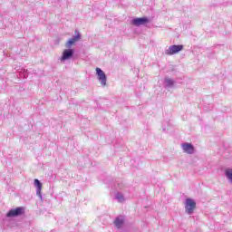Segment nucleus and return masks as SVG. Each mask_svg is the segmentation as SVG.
Masks as SVG:
<instances>
[{
  "label": "nucleus",
  "mask_w": 232,
  "mask_h": 232,
  "mask_svg": "<svg viewBox=\"0 0 232 232\" xmlns=\"http://www.w3.org/2000/svg\"><path fill=\"white\" fill-rule=\"evenodd\" d=\"M195 208H197V202L194 199L187 198L185 201V211L188 215H193V211H195Z\"/></svg>",
  "instance_id": "1"
},
{
  "label": "nucleus",
  "mask_w": 232,
  "mask_h": 232,
  "mask_svg": "<svg viewBox=\"0 0 232 232\" xmlns=\"http://www.w3.org/2000/svg\"><path fill=\"white\" fill-rule=\"evenodd\" d=\"M184 50V45H170L168 49L165 50V55H175V53H179V52H182Z\"/></svg>",
  "instance_id": "2"
},
{
  "label": "nucleus",
  "mask_w": 232,
  "mask_h": 232,
  "mask_svg": "<svg viewBox=\"0 0 232 232\" xmlns=\"http://www.w3.org/2000/svg\"><path fill=\"white\" fill-rule=\"evenodd\" d=\"M96 75L98 76V81L102 86H106V82L108 78L106 77V73L101 68H96Z\"/></svg>",
  "instance_id": "3"
},
{
  "label": "nucleus",
  "mask_w": 232,
  "mask_h": 232,
  "mask_svg": "<svg viewBox=\"0 0 232 232\" xmlns=\"http://www.w3.org/2000/svg\"><path fill=\"white\" fill-rule=\"evenodd\" d=\"M73 53H75V51L72 48L63 50L62 57L60 58L61 63H64V61H69V59H72V57H73Z\"/></svg>",
  "instance_id": "4"
},
{
  "label": "nucleus",
  "mask_w": 232,
  "mask_h": 232,
  "mask_svg": "<svg viewBox=\"0 0 232 232\" xmlns=\"http://www.w3.org/2000/svg\"><path fill=\"white\" fill-rule=\"evenodd\" d=\"M23 213H24V208L18 207L9 210L6 214V217L7 218H12V217H20V215H23Z\"/></svg>",
  "instance_id": "5"
},
{
  "label": "nucleus",
  "mask_w": 232,
  "mask_h": 232,
  "mask_svg": "<svg viewBox=\"0 0 232 232\" xmlns=\"http://www.w3.org/2000/svg\"><path fill=\"white\" fill-rule=\"evenodd\" d=\"M75 35L72 36L71 39H69V41L65 44V48H72V46H73V44H75V43H77V41H80L81 39V33H79V31L75 30Z\"/></svg>",
  "instance_id": "6"
},
{
  "label": "nucleus",
  "mask_w": 232,
  "mask_h": 232,
  "mask_svg": "<svg viewBox=\"0 0 232 232\" xmlns=\"http://www.w3.org/2000/svg\"><path fill=\"white\" fill-rule=\"evenodd\" d=\"M148 23H150V19L148 17L134 18L131 21V24L134 26H142Z\"/></svg>",
  "instance_id": "7"
},
{
  "label": "nucleus",
  "mask_w": 232,
  "mask_h": 232,
  "mask_svg": "<svg viewBox=\"0 0 232 232\" xmlns=\"http://www.w3.org/2000/svg\"><path fill=\"white\" fill-rule=\"evenodd\" d=\"M181 148L184 153H188V155H193L195 153V147L191 143H183L181 145Z\"/></svg>",
  "instance_id": "8"
},
{
  "label": "nucleus",
  "mask_w": 232,
  "mask_h": 232,
  "mask_svg": "<svg viewBox=\"0 0 232 232\" xmlns=\"http://www.w3.org/2000/svg\"><path fill=\"white\" fill-rule=\"evenodd\" d=\"M34 184V188H36L37 197H39L40 200L43 201V194L41 193V191L43 190V183H41L39 179H35Z\"/></svg>",
  "instance_id": "9"
},
{
  "label": "nucleus",
  "mask_w": 232,
  "mask_h": 232,
  "mask_svg": "<svg viewBox=\"0 0 232 232\" xmlns=\"http://www.w3.org/2000/svg\"><path fill=\"white\" fill-rule=\"evenodd\" d=\"M114 226L118 229H121V227H122V226H124V216H118L114 219Z\"/></svg>",
  "instance_id": "10"
},
{
  "label": "nucleus",
  "mask_w": 232,
  "mask_h": 232,
  "mask_svg": "<svg viewBox=\"0 0 232 232\" xmlns=\"http://www.w3.org/2000/svg\"><path fill=\"white\" fill-rule=\"evenodd\" d=\"M175 85V81L169 77H165V88H173Z\"/></svg>",
  "instance_id": "11"
},
{
  "label": "nucleus",
  "mask_w": 232,
  "mask_h": 232,
  "mask_svg": "<svg viewBox=\"0 0 232 232\" xmlns=\"http://www.w3.org/2000/svg\"><path fill=\"white\" fill-rule=\"evenodd\" d=\"M225 177H227V180L232 184V169H227L225 170Z\"/></svg>",
  "instance_id": "12"
},
{
  "label": "nucleus",
  "mask_w": 232,
  "mask_h": 232,
  "mask_svg": "<svg viewBox=\"0 0 232 232\" xmlns=\"http://www.w3.org/2000/svg\"><path fill=\"white\" fill-rule=\"evenodd\" d=\"M115 198H116V200H118V202H124L126 200L124 198V195H122V193H121V192H117L115 194Z\"/></svg>",
  "instance_id": "13"
},
{
  "label": "nucleus",
  "mask_w": 232,
  "mask_h": 232,
  "mask_svg": "<svg viewBox=\"0 0 232 232\" xmlns=\"http://www.w3.org/2000/svg\"><path fill=\"white\" fill-rule=\"evenodd\" d=\"M163 131H168V129L166 127H162Z\"/></svg>",
  "instance_id": "14"
}]
</instances>
